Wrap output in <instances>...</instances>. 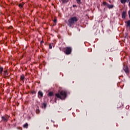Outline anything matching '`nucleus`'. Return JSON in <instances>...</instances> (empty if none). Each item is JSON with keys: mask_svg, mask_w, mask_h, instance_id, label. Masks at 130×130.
<instances>
[{"mask_svg": "<svg viewBox=\"0 0 130 130\" xmlns=\"http://www.w3.org/2000/svg\"><path fill=\"white\" fill-rule=\"evenodd\" d=\"M36 109H39V106H37Z\"/></svg>", "mask_w": 130, "mask_h": 130, "instance_id": "obj_26", "label": "nucleus"}, {"mask_svg": "<svg viewBox=\"0 0 130 130\" xmlns=\"http://www.w3.org/2000/svg\"><path fill=\"white\" fill-rule=\"evenodd\" d=\"M47 106V104H46V103H44L43 104V108H46V107Z\"/></svg>", "mask_w": 130, "mask_h": 130, "instance_id": "obj_16", "label": "nucleus"}, {"mask_svg": "<svg viewBox=\"0 0 130 130\" xmlns=\"http://www.w3.org/2000/svg\"><path fill=\"white\" fill-rule=\"evenodd\" d=\"M53 45V43H50V44H49V49H52Z\"/></svg>", "mask_w": 130, "mask_h": 130, "instance_id": "obj_14", "label": "nucleus"}, {"mask_svg": "<svg viewBox=\"0 0 130 130\" xmlns=\"http://www.w3.org/2000/svg\"><path fill=\"white\" fill-rule=\"evenodd\" d=\"M31 94H36V91L35 90H31Z\"/></svg>", "mask_w": 130, "mask_h": 130, "instance_id": "obj_21", "label": "nucleus"}, {"mask_svg": "<svg viewBox=\"0 0 130 130\" xmlns=\"http://www.w3.org/2000/svg\"><path fill=\"white\" fill-rule=\"evenodd\" d=\"M53 22L54 23H56V22H57V20H56V19H54Z\"/></svg>", "mask_w": 130, "mask_h": 130, "instance_id": "obj_22", "label": "nucleus"}, {"mask_svg": "<svg viewBox=\"0 0 130 130\" xmlns=\"http://www.w3.org/2000/svg\"><path fill=\"white\" fill-rule=\"evenodd\" d=\"M4 71V68L3 67H0V75L3 74V71Z\"/></svg>", "mask_w": 130, "mask_h": 130, "instance_id": "obj_19", "label": "nucleus"}, {"mask_svg": "<svg viewBox=\"0 0 130 130\" xmlns=\"http://www.w3.org/2000/svg\"><path fill=\"white\" fill-rule=\"evenodd\" d=\"M72 50V49L71 47H66L62 49V51H63L67 55H70V54H71Z\"/></svg>", "mask_w": 130, "mask_h": 130, "instance_id": "obj_3", "label": "nucleus"}, {"mask_svg": "<svg viewBox=\"0 0 130 130\" xmlns=\"http://www.w3.org/2000/svg\"><path fill=\"white\" fill-rule=\"evenodd\" d=\"M123 70H124L125 73L126 74V75H128L129 74V71L128 70V67H125L123 68Z\"/></svg>", "mask_w": 130, "mask_h": 130, "instance_id": "obj_7", "label": "nucleus"}, {"mask_svg": "<svg viewBox=\"0 0 130 130\" xmlns=\"http://www.w3.org/2000/svg\"><path fill=\"white\" fill-rule=\"evenodd\" d=\"M55 96L57 97V98H59V99H61V100L66 99V98H67V92L62 90L60 92V93L55 94Z\"/></svg>", "mask_w": 130, "mask_h": 130, "instance_id": "obj_2", "label": "nucleus"}, {"mask_svg": "<svg viewBox=\"0 0 130 130\" xmlns=\"http://www.w3.org/2000/svg\"><path fill=\"white\" fill-rule=\"evenodd\" d=\"M24 79H25V76H24V74H22L20 76V80H21V81H23V82H24Z\"/></svg>", "mask_w": 130, "mask_h": 130, "instance_id": "obj_11", "label": "nucleus"}, {"mask_svg": "<svg viewBox=\"0 0 130 130\" xmlns=\"http://www.w3.org/2000/svg\"><path fill=\"white\" fill-rule=\"evenodd\" d=\"M130 0H120V3L123 5H124L125 3H128Z\"/></svg>", "mask_w": 130, "mask_h": 130, "instance_id": "obj_9", "label": "nucleus"}, {"mask_svg": "<svg viewBox=\"0 0 130 130\" xmlns=\"http://www.w3.org/2000/svg\"><path fill=\"white\" fill-rule=\"evenodd\" d=\"M4 75L5 77H8L9 76V72L7 70L4 71Z\"/></svg>", "mask_w": 130, "mask_h": 130, "instance_id": "obj_10", "label": "nucleus"}, {"mask_svg": "<svg viewBox=\"0 0 130 130\" xmlns=\"http://www.w3.org/2000/svg\"><path fill=\"white\" fill-rule=\"evenodd\" d=\"M73 8H77V5H74L73 6Z\"/></svg>", "mask_w": 130, "mask_h": 130, "instance_id": "obj_23", "label": "nucleus"}, {"mask_svg": "<svg viewBox=\"0 0 130 130\" xmlns=\"http://www.w3.org/2000/svg\"><path fill=\"white\" fill-rule=\"evenodd\" d=\"M48 96L49 97H52V96H53V92H49L48 94Z\"/></svg>", "mask_w": 130, "mask_h": 130, "instance_id": "obj_13", "label": "nucleus"}, {"mask_svg": "<svg viewBox=\"0 0 130 130\" xmlns=\"http://www.w3.org/2000/svg\"><path fill=\"white\" fill-rule=\"evenodd\" d=\"M38 96L39 99H41L43 97V92L42 91H39L38 93Z\"/></svg>", "mask_w": 130, "mask_h": 130, "instance_id": "obj_6", "label": "nucleus"}, {"mask_svg": "<svg viewBox=\"0 0 130 130\" xmlns=\"http://www.w3.org/2000/svg\"><path fill=\"white\" fill-rule=\"evenodd\" d=\"M78 20L77 17H72L68 20L67 25H68L69 27H73V26H75V24L78 22Z\"/></svg>", "mask_w": 130, "mask_h": 130, "instance_id": "obj_1", "label": "nucleus"}, {"mask_svg": "<svg viewBox=\"0 0 130 130\" xmlns=\"http://www.w3.org/2000/svg\"><path fill=\"white\" fill-rule=\"evenodd\" d=\"M62 4H67L69 3V0H61Z\"/></svg>", "mask_w": 130, "mask_h": 130, "instance_id": "obj_17", "label": "nucleus"}, {"mask_svg": "<svg viewBox=\"0 0 130 130\" xmlns=\"http://www.w3.org/2000/svg\"><path fill=\"white\" fill-rule=\"evenodd\" d=\"M103 5H104V6H106L107 8H108V9H109L110 10V9H113L114 8V5H109L108 3H107V2H104L103 3Z\"/></svg>", "mask_w": 130, "mask_h": 130, "instance_id": "obj_5", "label": "nucleus"}, {"mask_svg": "<svg viewBox=\"0 0 130 130\" xmlns=\"http://www.w3.org/2000/svg\"><path fill=\"white\" fill-rule=\"evenodd\" d=\"M42 43H44V42L43 41H41V45L42 44Z\"/></svg>", "mask_w": 130, "mask_h": 130, "instance_id": "obj_24", "label": "nucleus"}, {"mask_svg": "<svg viewBox=\"0 0 130 130\" xmlns=\"http://www.w3.org/2000/svg\"><path fill=\"white\" fill-rule=\"evenodd\" d=\"M126 18V11H123L122 13V18L124 20Z\"/></svg>", "mask_w": 130, "mask_h": 130, "instance_id": "obj_8", "label": "nucleus"}, {"mask_svg": "<svg viewBox=\"0 0 130 130\" xmlns=\"http://www.w3.org/2000/svg\"><path fill=\"white\" fill-rule=\"evenodd\" d=\"M23 127L24 128H28V123H26L23 125Z\"/></svg>", "mask_w": 130, "mask_h": 130, "instance_id": "obj_18", "label": "nucleus"}, {"mask_svg": "<svg viewBox=\"0 0 130 130\" xmlns=\"http://www.w3.org/2000/svg\"><path fill=\"white\" fill-rule=\"evenodd\" d=\"M128 16H130V10L128 11Z\"/></svg>", "mask_w": 130, "mask_h": 130, "instance_id": "obj_25", "label": "nucleus"}, {"mask_svg": "<svg viewBox=\"0 0 130 130\" xmlns=\"http://www.w3.org/2000/svg\"><path fill=\"white\" fill-rule=\"evenodd\" d=\"M125 24H127V27H130V20H128L127 21H125Z\"/></svg>", "mask_w": 130, "mask_h": 130, "instance_id": "obj_12", "label": "nucleus"}, {"mask_svg": "<svg viewBox=\"0 0 130 130\" xmlns=\"http://www.w3.org/2000/svg\"><path fill=\"white\" fill-rule=\"evenodd\" d=\"M76 2L78 5H81V4H82L81 0H76Z\"/></svg>", "mask_w": 130, "mask_h": 130, "instance_id": "obj_20", "label": "nucleus"}, {"mask_svg": "<svg viewBox=\"0 0 130 130\" xmlns=\"http://www.w3.org/2000/svg\"><path fill=\"white\" fill-rule=\"evenodd\" d=\"M10 29H13V27H12V26H11V27H10Z\"/></svg>", "mask_w": 130, "mask_h": 130, "instance_id": "obj_28", "label": "nucleus"}, {"mask_svg": "<svg viewBox=\"0 0 130 130\" xmlns=\"http://www.w3.org/2000/svg\"><path fill=\"white\" fill-rule=\"evenodd\" d=\"M17 129H21V128H20V127H17Z\"/></svg>", "mask_w": 130, "mask_h": 130, "instance_id": "obj_27", "label": "nucleus"}, {"mask_svg": "<svg viewBox=\"0 0 130 130\" xmlns=\"http://www.w3.org/2000/svg\"><path fill=\"white\" fill-rule=\"evenodd\" d=\"M24 5H25V4L22 3V4H20L18 5V7L22 9V8H23Z\"/></svg>", "mask_w": 130, "mask_h": 130, "instance_id": "obj_15", "label": "nucleus"}, {"mask_svg": "<svg viewBox=\"0 0 130 130\" xmlns=\"http://www.w3.org/2000/svg\"><path fill=\"white\" fill-rule=\"evenodd\" d=\"M39 112H38V111H37V113H38Z\"/></svg>", "mask_w": 130, "mask_h": 130, "instance_id": "obj_29", "label": "nucleus"}, {"mask_svg": "<svg viewBox=\"0 0 130 130\" xmlns=\"http://www.w3.org/2000/svg\"><path fill=\"white\" fill-rule=\"evenodd\" d=\"M2 118V120L1 121H2L3 122H7L8 121V119H9L10 118V117L8 115H5V116H2L1 117Z\"/></svg>", "mask_w": 130, "mask_h": 130, "instance_id": "obj_4", "label": "nucleus"}]
</instances>
